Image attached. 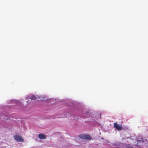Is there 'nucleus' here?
<instances>
[{"instance_id":"nucleus-1","label":"nucleus","mask_w":148,"mask_h":148,"mask_svg":"<svg viewBox=\"0 0 148 148\" xmlns=\"http://www.w3.org/2000/svg\"><path fill=\"white\" fill-rule=\"evenodd\" d=\"M122 141L125 143H116L114 144V145L119 148H130L131 147L129 145H127V143H125L122 140Z\"/></svg>"},{"instance_id":"nucleus-2","label":"nucleus","mask_w":148,"mask_h":148,"mask_svg":"<svg viewBox=\"0 0 148 148\" xmlns=\"http://www.w3.org/2000/svg\"><path fill=\"white\" fill-rule=\"evenodd\" d=\"M14 139L17 141L19 142H22L24 141L22 137L18 134H16L14 136Z\"/></svg>"},{"instance_id":"nucleus-3","label":"nucleus","mask_w":148,"mask_h":148,"mask_svg":"<svg viewBox=\"0 0 148 148\" xmlns=\"http://www.w3.org/2000/svg\"><path fill=\"white\" fill-rule=\"evenodd\" d=\"M79 137L84 139L90 140L91 139L90 136L86 134H82L79 136Z\"/></svg>"},{"instance_id":"nucleus-4","label":"nucleus","mask_w":148,"mask_h":148,"mask_svg":"<svg viewBox=\"0 0 148 148\" xmlns=\"http://www.w3.org/2000/svg\"><path fill=\"white\" fill-rule=\"evenodd\" d=\"M114 127L118 130H120L122 128V126L121 125L117 124V123H114Z\"/></svg>"},{"instance_id":"nucleus-5","label":"nucleus","mask_w":148,"mask_h":148,"mask_svg":"<svg viewBox=\"0 0 148 148\" xmlns=\"http://www.w3.org/2000/svg\"><path fill=\"white\" fill-rule=\"evenodd\" d=\"M38 137L41 139H45L46 138L45 136L43 134H40L38 136Z\"/></svg>"},{"instance_id":"nucleus-6","label":"nucleus","mask_w":148,"mask_h":148,"mask_svg":"<svg viewBox=\"0 0 148 148\" xmlns=\"http://www.w3.org/2000/svg\"><path fill=\"white\" fill-rule=\"evenodd\" d=\"M30 99L32 100H35L36 99L37 97H36L35 96L33 95L30 98Z\"/></svg>"}]
</instances>
